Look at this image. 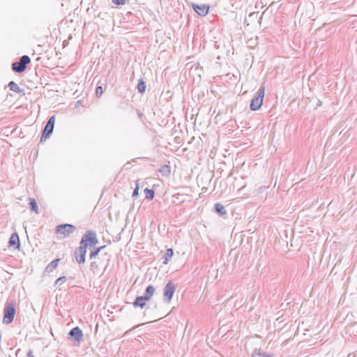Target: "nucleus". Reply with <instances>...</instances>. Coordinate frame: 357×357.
I'll use <instances>...</instances> for the list:
<instances>
[{"label":"nucleus","instance_id":"obj_1","mask_svg":"<svg viewBox=\"0 0 357 357\" xmlns=\"http://www.w3.org/2000/svg\"><path fill=\"white\" fill-rule=\"evenodd\" d=\"M75 228L73 225L70 224H64L59 225L56 229L57 238L63 239L68 237L72 233L74 232Z\"/></svg>","mask_w":357,"mask_h":357},{"label":"nucleus","instance_id":"obj_4","mask_svg":"<svg viewBox=\"0 0 357 357\" xmlns=\"http://www.w3.org/2000/svg\"><path fill=\"white\" fill-rule=\"evenodd\" d=\"M264 95H265V86H261L258 91L257 97H256L255 98H253L251 101L250 109L252 111H256L261 107V106L263 103Z\"/></svg>","mask_w":357,"mask_h":357},{"label":"nucleus","instance_id":"obj_14","mask_svg":"<svg viewBox=\"0 0 357 357\" xmlns=\"http://www.w3.org/2000/svg\"><path fill=\"white\" fill-rule=\"evenodd\" d=\"M174 254L173 250L171 248H169L166 250L165 255L164 257V261L163 263L165 264H167L169 261L170 259L172 257Z\"/></svg>","mask_w":357,"mask_h":357},{"label":"nucleus","instance_id":"obj_23","mask_svg":"<svg viewBox=\"0 0 357 357\" xmlns=\"http://www.w3.org/2000/svg\"><path fill=\"white\" fill-rule=\"evenodd\" d=\"M103 93V90L102 86H98L96 91V94L97 97H100Z\"/></svg>","mask_w":357,"mask_h":357},{"label":"nucleus","instance_id":"obj_18","mask_svg":"<svg viewBox=\"0 0 357 357\" xmlns=\"http://www.w3.org/2000/svg\"><path fill=\"white\" fill-rule=\"evenodd\" d=\"M137 89L142 93L145 91L146 84H145V82L142 79H140L139 81L138 84H137Z\"/></svg>","mask_w":357,"mask_h":357},{"label":"nucleus","instance_id":"obj_26","mask_svg":"<svg viewBox=\"0 0 357 357\" xmlns=\"http://www.w3.org/2000/svg\"><path fill=\"white\" fill-rule=\"evenodd\" d=\"M65 281H66L65 277H60L56 280V283L57 284L59 282H65Z\"/></svg>","mask_w":357,"mask_h":357},{"label":"nucleus","instance_id":"obj_13","mask_svg":"<svg viewBox=\"0 0 357 357\" xmlns=\"http://www.w3.org/2000/svg\"><path fill=\"white\" fill-rule=\"evenodd\" d=\"M155 292V288L152 285H149L145 291V294L144 295V297L147 298V299L149 301L151 297L153 296V294Z\"/></svg>","mask_w":357,"mask_h":357},{"label":"nucleus","instance_id":"obj_7","mask_svg":"<svg viewBox=\"0 0 357 357\" xmlns=\"http://www.w3.org/2000/svg\"><path fill=\"white\" fill-rule=\"evenodd\" d=\"M176 287L172 281L167 282L164 289L165 299L169 303L175 292Z\"/></svg>","mask_w":357,"mask_h":357},{"label":"nucleus","instance_id":"obj_12","mask_svg":"<svg viewBox=\"0 0 357 357\" xmlns=\"http://www.w3.org/2000/svg\"><path fill=\"white\" fill-rule=\"evenodd\" d=\"M149 300L147 299V298L144 297V296H138L134 301L133 305L135 307H139L141 308H143L146 305V303Z\"/></svg>","mask_w":357,"mask_h":357},{"label":"nucleus","instance_id":"obj_8","mask_svg":"<svg viewBox=\"0 0 357 357\" xmlns=\"http://www.w3.org/2000/svg\"><path fill=\"white\" fill-rule=\"evenodd\" d=\"M86 253V248H85L84 245H80L79 247L75 250V257L76 261L79 264L84 263Z\"/></svg>","mask_w":357,"mask_h":357},{"label":"nucleus","instance_id":"obj_5","mask_svg":"<svg viewBox=\"0 0 357 357\" xmlns=\"http://www.w3.org/2000/svg\"><path fill=\"white\" fill-rule=\"evenodd\" d=\"M30 62L31 59L28 56H22L20 62L13 63L12 68L15 72L22 73L25 70L26 65Z\"/></svg>","mask_w":357,"mask_h":357},{"label":"nucleus","instance_id":"obj_21","mask_svg":"<svg viewBox=\"0 0 357 357\" xmlns=\"http://www.w3.org/2000/svg\"><path fill=\"white\" fill-rule=\"evenodd\" d=\"M105 246H101L100 248H98L97 249H96L95 250L92 251L91 253H90V257L91 259H93L94 257H96L98 254L99 253V252L102 249L104 248Z\"/></svg>","mask_w":357,"mask_h":357},{"label":"nucleus","instance_id":"obj_17","mask_svg":"<svg viewBox=\"0 0 357 357\" xmlns=\"http://www.w3.org/2000/svg\"><path fill=\"white\" fill-rule=\"evenodd\" d=\"M215 208L217 213H218L220 215H222L226 214V210L221 204H216Z\"/></svg>","mask_w":357,"mask_h":357},{"label":"nucleus","instance_id":"obj_9","mask_svg":"<svg viewBox=\"0 0 357 357\" xmlns=\"http://www.w3.org/2000/svg\"><path fill=\"white\" fill-rule=\"evenodd\" d=\"M192 7L195 11L200 16H206L209 10V6L204 4H193Z\"/></svg>","mask_w":357,"mask_h":357},{"label":"nucleus","instance_id":"obj_20","mask_svg":"<svg viewBox=\"0 0 357 357\" xmlns=\"http://www.w3.org/2000/svg\"><path fill=\"white\" fill-rule=\"evenodd\" d=\"M8 86H9V88H10V89L11 91H15V92H19L20 91L19 86H17V84L15 82H14L13 81L9 82Z\"/></svg>","mask_w":357,"mask_h":357},{"label":"nucleus","instance_id":"obj_16","mask_svg":"<svg viewBox=\"0 0 357 357\" xmlns=\"http://www.w3.org/2000/svg\"><path fill=\"white\" fill-rule=\"evenodd\" d=\"M145 197L149 200H152L154 197L155 192L153 190L146 188L144 190Z\"/></svg>","mask_w":357,"mask_h":357},{"label":"nucleus","instance_id":"obj_15","mask_svg":"<svg viewBox=\"0 0 357 357\" xmlns=\"http://www.w3.org/2000/svg\"><path fill=\"white\" fill-rule=\"evenodd\" d=\"M59 259H55L52 261L46 268V270L47 271H52L53 270L56 269L58 266Z\"/></svg>","mask_w":357,"mask_h":357},{"label":"nucleus","instance_id":"obj_25","mask_svg":"<svg viewBox=\"0 0 357 357\" xmlns=\"http://www.w3.org/2000/svg\"><path fill=\"white\" fill-rule=\"evenodd\" d=\"M128 0H113V3L116 5H123Z\"/></svg>","mask_w":357,"mask_h":357},{"label":"nucleus","instance_id":"obj_24","mask_svg":"<svg viewBox=\"0 0 357 357\" xmlns=\"http://www.w3.org/2000/svg\"><path fill=\"white\" fill-rule=\"evenodd\" d=\"M160 172H165L167 174H169L170 172V167L168 165H164L162 167V168L160 169Z\"/></svg>","mask_w":357,"mask_h":357},{"label":"nucleus","instance_id":"obj_2","mask_svg":"<svg viewBox=\"0 0 357 357\" xmlns=\"http://www.w3.org/2000/svg\"><path fill=\"white\" fill-rule=\"evenodd\" d=\"M98 241L94 231H88L82 236L80 245H84L85 248L92 247L98 243Z\"/></svg>","mask_w":357,"mask_h":357},{"label":"nucleus","instance_id":"obj_10","mask_svg":"<svg viewBox=\"0 0 357 357\" xmlns=\"http://www.w3.org/2000/svg\"><path fill=\"white\" fill-rule=\"evenodd\" d=\"M9 247H12L14 248H19L20 247V238L17 234L14 233L11 235L9 241H8Z\"/></svg>","mask_w":357,"mask_h":357},{"label":"nucleus","instance_id":"obj_22","mask_svg":"<svg viewBox=\"0 0 357 357\" xmlns=\"http://www.w3.org/2000/svg\"><path fill=\"white\" fill-rule=\"evenodd\" d=\"M139 181H136V188L134 190L133 193H132V197H136L138 195V194H139Z\"/></svg>","mask_w":357,"mask_h":357},{"label":"nucleus","instance_id":"obj_6","mask_svg":"<svg viewBox=\"0 0 357 357\" xmlns=\"http://www.w3.org/2000/svg\"><path fill=\"white\" fill-rule=\"evenodd\" d=\"M54 123H55V116H53L50 118L48 122L47 123V124L44 128L43 135L41 137V141L45 140L46 138L52 132L54 126Z\"/></svg>","mask_w":357,"mask_h":357},{"label":"nucleus","instance_id":"obj_19","mask_svg":"<svg viewBox=\"0 0 357 357\" xmlns=\"http://www.w3.org/2000/svg\"><path fill=\"white\" fill-rule=\"evenodd\" d=\"M29 202L31 210L38 213V206L36 200L33 198H29Z\"/></svg>","mask_w":357,"mask_h":357},{"label":"nucleus","instance_id":"obj_11","mask_svg":"<svg viewBox=\"0 0 357 357\" xmlns=\"http://www.w3.org/2000/svg\"><path fill=\"white\" fill-rule=\"evenodd\" d=\"M70 335L73 337H75V338L78 341L80 342L83 338V333L80 328L79 327H75L73 328L70 332Z\"/></svg>","mask_w":357,"mask_h":357},{"label":"nucleus","instance_id":"obj_3","mask_svg":"<svg viewBox=\"0 0 357 357\" xmlns=\"http://www.w3.org/2000/svg\"><path fill=\"white\" fill-rule=\"evenodd\" d=\"M15 303L10 302L8 303L4 310V315L3 318V322L6 324H10L15 314Z\"/></svg>","mask_w":357,"mask_h":357}]
</instances>
